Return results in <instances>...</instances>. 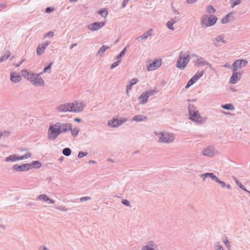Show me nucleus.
Wrapping results in <instances>:
<instances>
[{"instance_id": "59", "label": "nucleus", "mask_w": 250, "mask_h": 250, "mask_svg": "<svg viewBox=\"0 0 250 250\" xmlns=\"http://www.w3.org/2000/svg\"><path fill=\"white\" fill-rule=\"evenodd\" d=\"M22 72V75L25 78L27 77V74H29L30 72H28L26 70H22L21 71Z\"/></svg>"}, {"instance_id": "52", "label": "nucleus", "mask_w": 250, "mask_h": 250, "mask_svg": "<svg viewBox=\"0 0 250 250\" xmlns=\"http://www.w3.org/2000/svg\"><path fill=\"white\" fill-rule=\"evenodd\" d=\"M87 154L86 152H83V151H80L78 153V157L79 158H82L84 156H86Z\"/></svg>"}, {"instance_id": "51", "label": "nucleus", "mask_w": 250, "mask_h": 250, "mask_svg": "<svg viewBox=\"0 0 250 250\" xmlns=\"http://www.w3.org/2000/svg\"><path fill=\"white\" fill-rule=\"evenodd\" d=\"M56 208L61 211H67V208H66L63 206H59L58 207H56Z\"/></svg>"}, {"instance_id": "1", "label": "nucleus", "mask_w": 250, "mask_h": 250, "mask_svg": "<svg viewBox=\"0 0 250 250\" xmlns=\"http://www.w3.org/2000/svg\"><path fill=\"white\" fill-rule=\"evenodd\" d=\"M189 56L187 55L185 52L182 51L180 53L178 57L176 66L180 70H183L189 62Z\"/></svg>"}, {"instance_id": "22", "label": "nucleus", "mask_w": 250, "mask_h": 250, "mask_svg": "<svg viewBox=\"0 0 250 250\" xmlns=\"http://www.w3.org/2000/svg\"><path fill=\"white\" fill-rule=\"evenodd\" d=\"M200 176L203 178L204 180H205V179L208 177H209L210 179H211L212 180L214 181H216V180H217L218 178V177L216 176H215V175L214 173L211 172H207L204 174H202L200 175Z\"/></svg>"}, {"instance_id": "38", "label": "nucleus", "mask_w": 250, "mask_h": 250, "mask_svg": "<svg viewBox=\"0 0 250 250\" xmlns=\"http://www.w3.org/2000/svg\"><path fill=\"white\" fill-rule=\"evenodd\" d=\"M229 14L226 15L221 20V22L222 24H225L229 22Z\"/></svg>"}, {"instance_id": "9", "label": "nucleus", "mask_w": 250, "mask_h": 250, "mask_svg": "<svg viewBox=\"0 0 250 250\" xmlns=\"http://www.w3.org/2000/svg\"><path fill=\"white\" fill-rule=\"evenodd\" d=\"M161 64L162 60L156 59L148 65L147 70L148 71L155 70L159 68L161 65Z\"/></svg>"}, {"instance_id": "25", "label": "nucleus", "mask_w": 250, "mask_h": 250, "mask_svg": "<svg viewBox=\"0 0 250 250\" xmlns=\"http://www.w3.org/2000/svg\"><path fill=\"white\" fill-rule=\"evenodd\" d=\"M196 62H197L196 65L198 67L201 66V65H210V66L211 65V64L208 62L204 61L202 57H200V58L197 59L196 60Z\"/></svg>"}, {"instance_id": "63", "label": "nucleus", "mask_w": 250, "mask_h": 250, "mask_svg": "<svg viewBox=\"0 0 250 250\" xmlns=\"http://www.w3.org/2000/svg\"><path fill=\"white\" fill-rule=\"evenodd\" d=\"M196 1V0H187V2L188 3H193Z\"/></svg>"}, {"instance_id": "15", "label": "nucleus", "mask_w": 250, "mask_h": 250, "mask_svg": "<svg viewBox=\"0 0 250 250\" xmlns=\"http://www.w3.org/2000/svg\"><path fill=\"white\" fill-rule=\"evenodd\" d=\"M50 42L46 41L43 44H39L37 48V54L39 56H41L43 53L44 50L49 45Z\"/></svg>"}, {"instance_id": "30", "label": "nucleus", "mask_w": 250, "mask_h": 250, "mask_svg": "<svg viewBox=\"0 0 250 250\" xmlns=\"http://www.w3.org/2000/svg\"><path fill=\"white\" fill-rule=\"evenodd\" d=\"M10 55H11L10 52L9 51H7L5 54L1 56V57L0 58V62H4L5 61H6V60H7L8 59V58L10 56Z\"/></svg>"}, {"instance_id": "20", "label": "nucleus", "mask_w": 250, "mask_h": 250, "mask_svg": "<svg viewBox=\"0 0 250 250\" xmlns=\"http://www.w3.org/2000/svg\"><path fill=\"white\" fill-rule=\"evenodd\" d=\"M138 82V80L137 78H134L131 80L127 84L126 86V93L127 95H128V91L129 90H131L132 89V86L134 85V84H136L137 82Z\"/></svg>"}, {"instance_id": "24", "label": "nucleus", "mask_w": 250, "mask_h": 250, "mask_svg": "<svg viewBox=\"0 0 250 250\" xmlns=\"http://www.w3.org/2000/svg\"><path fill=\"white\" fill-rule=\"evenodd\" d=\"M148 95H147V93L145 92L142 93L139 96V99L142 100L141 102H140V104H145L148 100Z\"/></svg>"}, {"instance_id": "10", "label": "nucleus", "mask_w": 250, "mask_h": 250, "mask_svg": "<svg viewBox=\"0 0 250 250\" xmlns=\"http://www.w3.org/2000/svg\"><path fill=\"white\" fill-rule=\"evenodd\" d=\"M105 24L104 22H94L91 24H89L87 28L89 30L94 31L98 30L103 27Z\"/></svg>"}, {"instance_id": "8", "label": "nucleus", "mask_w": 250, "mask_h": 250, "mask_svg": "<svg viewBox=\"0 0 250 250\" xmlns=\"http://www.w3.org/2000/svg\"><path fill=\"white\" fill-rule=\"evenodd\" d=\"M189 119L191 121L196 122L199 124L204 123L205 120L203 119L198 111L193 112L191 114H189Z\"/></svg>"}, {"instance_id": "26", "label": "nucleus", "mask_w": 250, "mask_h": 250, "mask_svg": "<svg viewBox=\"0 0 250 250\" xmlns=\"http://www.w3.org/2000/svg\"><path fill=\"white\" fill-rule=\"evenodd\" d=\"M18 161V156L16 154L9 155L5 158L6 162H15Z\"/></svg>"}, {"instance_id": "28", "label": "nucleus", "mask_w": 250, "mask_h": 250, "mask_svg": "<svg viewBox=\"0 0 250 250\" xmlns=\"http://www.w3.org/2000/svg\"><path fill=\"white\" fill-rule=\"evenodd\" d=\"M109 48V47L106 46V45H103L102 47H100L97 53V56H101L102 54H103L106 49Z\"/></svg>"}, {"instance_id": "37", "label": "nucleus", "mask_w": 250, "mask_h": 250, "mask_svg": "<svg viewBox=\"0 0 250 250\" xmlns=\"http://www.w3.org/2000/svg\"><path fill=\"white\" fill-rule=\"evenodd\" d=\"M215 40L217 42H222L224 44H226L227 43V42L224 40L223 37L221 35L217 36L215 38Z\"/></svg>"}, {"instance_id": "40", "label": "nucleus", "mask_w": 250, "mask_h": 250, "mask_svg": "<svg viewBox=\"0 0 250 250\" xmlns=\"http://www.w3.org/2000/svg\"><path fill=\"white\" fill-rule=\"evenodd\" d=\"M35 74L34 73H30L29 74H27L26 79L31 82L33 83L34 78H35Z\"/></svg>"}, {"instance_id": "17", "label": "nucleus", "mask_w": 250, "mask_h": 250, "mask_svg": "<svg viewBox=\"0 0 250 250\" xmlns=\"http://www.w3.org/2000/svg\"><path fill=\"white\" fill-rule=\"evenodd\" d=\"M202 154L204 156L212 157L214 155V149L211 146H208L202 151Z\"/></svg>"}, {"instance_id": "2", "label": "nucleus", "mask_w": 250, "mask_h": 250, "mask_svg": "<svg viewBox=\"0 0 250 250\" xmlns=\"http://www.w3.org/2000/svg\"><path fill=\"white\" fill-rule=\"evenodd\" d=\"M156 135L159 137V142L162 143H170L174 139V136L170 133L167 132H158Z\"/></svg>"}, {"instance_id": "12", "label": "nucleus", "mask_w": 250, "mask_h": 250, "mask_svg": "<svg viewBox=\"0 0 250 250\" xmlns=\"http://www.w3.org/2000/svg\"><path fill=\"white\" fill-rule=\"evenodd\" d=\"M71 103H65L58 106L57 110L60 112H71Z\"/></svg>"}, {"instance_id": "18", "label": "nucleus", "mask_w": 250, "mask_h": 250, "mask_svg": "<svg viewBox=\"0 0 250 250\" xmlns=\"http://www.w3.org/2000/svg\"><path fill=\"white\" fill-rule=\"evenodd\" d=\"M153 29H150L147 31L145 32L143 35L139 36L136 40L140 41L141 40H146L149 36H151L152 35Z\"/></svg>"}, {"instance_id": "50", "label": "nucleus", "mask_w": 250, "mask_h": 250, "mask_svg": "<svg viewBox=\"0 0 250 250\" xmlns=\"http://www.w3.org/2000/svg\"><path fill=\"white\" fill-rule=\"evenodd\" d=\"M122 203L125 206H130V203L128 200L122 199L121 201Z\"/></svg>"}, {"instance_id": "36", "label": "nucleus", "mask_w": 250, "mask_h": 250, "mask_svg": "<svg viewBox=\"0 0 250 250\" xmlns=\"http://www.w3.org/2000/svg\"><path fill=\"white\" fill-rule=\"evenodd\" d=\"M62 153L64 155L69 156L71 155V150L68 147H65L63 149Z\"/></svg>"}, {"instance_id": "41", "label": "nucleus", "mask_w": 250, "mask_h": 250, "mask_svg": "<svg viewBox=\"0 0 250 250\" xmlns=\"http://www.w3.org/2000/svg\"><path fill=\"white\" fill-rule=\"evenodd\" d=\"M241 3V0H231L230 4L232 7H234Z\"/></svg>"}, {"instance_id": "61", "label": "nucleus", "mask_w": 250, "mask_h": 250, "mask_svg": "<svg viewBox=\"0 0 250 250\" xmlns=\"http://www.w3.org/2000/svg\"><path fill=\"white\" fill-rule=\"evenodd\" d=\"M129 0H124L123 1L122 8H124L126 6L127 3H128Z\"/></svg>"}, {"instance_id": "27", "label": "nucleus", "mask_w": 250, "mask_h": 250, "mask_svg": "<svg viewBox=\"0 0 250 250\" xmlns=\"http://www.w3.org/2000/svg\"><path fill=\"white\" fill-rule=\"evenodd\" d=\"M153 246V242L149 241L147 243L146 246L142 247V250H155L152 247Z\"/></svg>"}, {"instance_id": "16", "label": "nucleus", "mask_w": 250, "mask_h": 250, "mask_svg": "<svg viewBox=\"0 0 250 250\" xmlns=\"http://www.w3.org/2000/svg\"><path fill=\"white\" fill-rule=\"evenodd\" d=\"M40 74H35V78L33 82V84L35 85L43 86L44 82L42 79L40 77Z\"/></svg>"}, {"instance_id": "43", "label": "nucleus", "mask_w": 250, "mask_h": 250, "mask_svg": "<svg viewBox=\"0 0 250 250\" xmlns=\"http://www.w3.org/2000/svg\"><path fill=\"white\" fill-rule=\"evenodd\" d=\"M54 36V33L53 31H50L45 34L43 37V39H45L47 37L52 38Z\"/></svg>"}, {"instance_id": "7", "label": "nucleus", "mask_w": 250, "mask_h": 250, "mask_svg": "<svg viewBox=\"0 0 250 250\" xmlns=\"http://www.w3.org/2000/svg\"><path fill=\"white\" fill-rule=\"evenodd\" d=\"M248 62L246 60H237L235 61L233 64V71H236L237 70L246 66Z\"/></svg>"}, {"instance_id": "56", "label": "nucleus", "mask_w": 250, "mask_h": 250, "mask_svg": "<svg viewBox=\"0 0 250 250\" xmlns=\"http://www.w3.org/2000/svg\"><path fill=\"white\" fill-rule=\"evenodd\" d=\"M194 84V83H193V82L191 81V79H190L188 83H187L186 85V88H188V87H189L190 86L192 85L193 84Z\"/></svg>"}, {"instance_id": "11", "label": "nucleus", "mask_w": 250, "mask_h": 250, "mask_svg": "<svg viewBox=\"0 0 250 250\" xmlns=\"http://www.w3.org/2000/svg\"><path fill=\"white\" fill-rule=\"evenodd\" d=\"M242 73L236 71H233L232 74L229 79V83L235 84L241 78Z\"/></svg>"}, {"instance_id": "13", "label": "nucleus", "mask_w": 250, "mask_h": 250, "mask_svg": "<svg viewBox=\"0 0 250 250\" xmlns=\"http://www.w3.org/2000/svg\"><path fill=\"white\" fill-rule=\"evenodd\" d=\"M12 169L18 172H23L29 170L28 163L24 164L21 165H18L17 164L14 165L12 167Z\"/></svg>"}, {"instance_id": "44", "label": "nucleus", "mask_w": 250, "mask_h": 250, "mask_svg": "<svg viewBox=\"0 0 250 250\" xmlns=\"http://www.w3.org/2000/svg\"><path fill=\"white\" fill-rule=\"evenodd\" d=\"M173 24L174 23L169 21L167 23L166 25L169 29L171 30H174V28L173 26Z\"/></svg>"}, {"instance_id": "6", "label": "nucleus", "mask_w": 250, "mask_h": 250, "mask_svg": "<svg viewBox=\"0 0 250 250\" xmlns=\"http://www.w3.org/2000/svg\"><path fill=\"white\" fill-rule=\"evenodd\" d=\"M55 126L58 127L61 133L66 132L72 129V124L70 123H63L60 122L56 123Z\"/></svg>"}, {"instance_id": "64", "label": "nucleus", "mask_w": 250, "mask_h": 250, "mask_svg": "<svg viewBox=\"0 0 250 250\" xmlns=\"http://www.w3.org/2000/svg\"><path fill=\"white\" fill-rule=\"evenodd\" d=\"M18 161L19 160H22L24 159H26L24 155L21 156H18Z\"/></svg>"}, {"instance_id": "62", "label": "nucleus", "mask_w": 250, "mask_h": 250, "mask_svg": "<svg viewBox=\"0 0 250 250\" xmlns=\"http://www.w3.org/2000/svg\"><path fill=\"white\" fill-rule=\"evenodd\" d=\"M24 155L25 159H26L31 156V154L30 153H27L25 154Z\"/></svg>"}, {"instance_id": "49", "label": "nucleus", "mask_w": 250, "mask_h": 250, "mask_svg": "<svg viewBox=\"0 0 250 250\" xmlns=\"http://www.w3.org/2000/svg\"><path fill=\"white\" fill-rule=\"evenodd\" d=\"M120 62L118 60H117L116 62H113L110 66V69H112L116 67H117L120 63Z\"/></svg>"}, {"instance_id": "5", "label": "nucleus", "mask_w": 250, "mask_h": 250, "mask_svg": "<svg viewBox=\"0 0 250 250\" xmlns=\"http://www.w3.org/2000/svg\"><path fill=\"white\" fill-rule=\"evenodd\" d=\"M126 121L127 119L125 118L119 119H113L108 121V125L111 127H117Z\"/></svg>"}, {"instance_id": "57", "label": "nucleus", "mask_w": 250, "mask_h": 250, "mask_svg": "<svg viewBox=\"0 0 250 250\" xmlns=\"http://www.w3.org/2000/svg\"><path fill=\"white\" fill-rule=\"evenodd\" d=\"M215 247H216L215 250H224L222 246L219 245L218 243H217Z\"/></svg>"}, {"instance_id": "29", "label": "nucleus", "mask_w": 250, "mask_h": 250, "mask_svg": "<svg viewBox=\"0 0 250 250\" xmlns=\"http://www.w3.org/2000/svg\"><path fill=\"white\" fill-rule=\"evenodd\" d=\"M221 107L226 110H233L234 109V106L232 104H222Z\"/></svg>"}, {"instance_id": "47", "label": "nucleus", "mask_w": 250, "mask_h": 250, "mask_svg": "<svg viewBox=\"0 0 250 250\" xmlns=\"http://www.w3.org/2000/svg\"><path fill=\"white\" fill-rule=\"evenodd\" d=\"M215 182L219 184L221 187L223 188L226 187V183L224 181H221L218 178H217V180H216Z\"/></svg>"}, {"instance_id": "54", "label": "nucleus", "mask_w": 250, "mask_h": 250, "mask_svg": "<svg viewBox=\"0 0 250 250\" xmlns=\"http://www.w3.org/2000/svg\"><path fill=\"white\" fill-rule=\"evenodd\" d=\"M145 93H146L147 95H148L149 97V96H151L155 94L156 93V91L155 90H152L147 92H145Z\"/></svg>"}, {"instance_id": "32", "label": "nucleus", "mask_w": 250, "mask_h": 250, "mask_svg": "<svg viewBox=\"0 0 250 250\" xmlns=\"http://www.w3.org/2000/svg\"><path fill=\"white\" fill-rule=\"evenodd\" d=\"M234 180L235 183L237 184V186L242 190L249 192L250 193V192L246 189L245 187L242 185V184L239 182L236 178H234Z\"/></svg>"}, {"instance_id": "4", "label": "nucleus", "mask_w": 250, "mask_h": 250, "mask_svg": "<svg viewBox=\"0 0 250 250\" xmlns=\"http://www.w3.org/2000/svg\"><path fill=\"white\" fill-rule=\"evenodd\" d=\"M56 124L49 126L48 131V138L50 140H55L61 134L58 127L55 126Z\"/></svg>"}, {"instance_id": "19", "label": "nucleus", "mask_w": 250, "mask_h": 250, "mask_svg": "<svg viewBox=\"0 0 250 250\" xmlns=\"http://www.w3.org/2000/svg\"><path fill=\"white\" fill-rule=\"evenodd\" d=\"M21 77L19 74H17L16 72H12L10 74V80L14 83H17L21 81Z\"/></svg>"}, {"instance_id": "42", "label": "nucleus", "mask_w": 250, "mask_h": 250, "mask_svg": "<svg viewBox=\"0 0 250 250\" xmlns=\"http://www.w3.org/2000/svg\"><path fill=\"white\" fill-rule=\"evenodd\" d=\"M38 199L42 200L45 201H48V197L45 194H41L38 197Z\"/></svg>"}, {"instance_id": "39", "label": "nucleus", "mask_w": 250, "mask_h": 250, "mask_svg": "<svg viewBox=\"0 0 250 250\" xmlns=\"http://www.w3.org/2000/svg\"><path fill=\"white\" fill-rule=\"evenodd\" d=\"M99 13L101 15L102 17L105 18L108 14V11H106L105 9H100L99 11Z\"/></svg>"}, {"instance_id": "21", "label": "nucleus", "mask_w": 250, "mask_h": 250, "mask_svg": "<svg viewBox=\"0 0 250 250\" xmlns=\"http://www.w3.org/2000/svg\"><path fill=\"white\" fill-rule=\"evenodd\" d=\"M29 169H32L33 168H40L42 165L39 161H34L31 163H28Z\"/></svg>"}, {"instance_id": "53", "label": "nucleus", "mask_w": 250, "mask_h": 250, "mask_svg": "<svg viewBox=\"0 0 250 250\" xmlns=\"http://www.w3.org/2000/svg\"><path fill=\"white\" fill-rule=\"evenodd\" d=\"M91 199V198L90 197H88V196H84V197H82L80 198V201L81 202H84V201H87L88 200H90Z\"/></svg>"}, {"instance_id": "33", "label": "nucleus", "mask_w": 250, "mask_h": 250, "mask_svg": "<svg viewBox=\"0 0 250 250\" xmlns=\"http://www.w3.org/2000/svg\"><path fill=\"white\" fill-rule=\"evenodd\" d=\"M70 131H71L72 136H73L74 137H76L78 135V133L79 132V129L77 127H74V128H73L72 126V129L70 130Z\"/></svg>"}, {"instance_id": "35", "label": "nucleus", "mask_w": 250, "mask_h": 250, "mask_svg": "<svg viewBox=\"0 0 250 250\" xmlns=\"http://www.w3.org/2000/svg\"><path fill=\"white\" fill-rule=\"evenodd\" d=\"M197 110L196 109V107L192 104H189L188 105V111L189 115L193 113V112L197 111Z\"/></svg>"}, {"instance_id": "55", "label": "nucleus", "mask_w": 250, "mask_h": 250, "mask_svg": "<svg viewBox=\"0 0 250 250\" xmlns=\"http://www.w3.org/2000/svg\"><path fill=\"white\" fill-rule=\"evenodd\" d=\"M204 74V71H198L195 75H197L198 79H199L201 77L203 76Z\"/></svg>"}, {"instance_id": "58", "label": "nucleus", "mask_w": 250, "mask_h": 250, "mask_svg": "<svg viewBox=\"0 0 250 250\" xmlns=\"http://www.w3.org/2000/svg\"><path fill=\"white\" fill-rule=\"evenodd\" d=\"M53 10H54V8H53L51 7H48L45 8V12L46 13H49L51 12Z\"/></svg>"}, {"instance_id": "60", "label": "nucleus", "mask_w": 250, "mask_h": 250, "mask_svg": "<svg viewBox=\"0 0 250 250\" xmlns=\"http://www.w3.org/2000/svg\"><path fill=\"white\" fill-rule=\"evenodd\" d=\"M6 7V4L5 2L0 3V10L4 9Z\"/></svg>"}, {"instance_id": "14", "label": "nucleus", "mask_w": 250, "mask_h": 250, "mask_svg": "<svg viewBox=\"0 0 250 250\" xmlns=\"http://www.w3.org/2000/svg\"><path fill=\"white\" fill-rule=\"evenodd\" d=\"M83 109V106L82 105V103H71V112H80Z\"/></svg>"}, {"instance_id": "3", "label": "nucleus", "mask_w": 250, "mask_h": 250, "mask_svg": "<svg viewBox=\"0 0 250 250\" xmlns=\"http://www.w3.org/2000/svg\"><path fill=\"white\" fill-rule=\"evenodd\" d=\"M217 21V18L215 16L208 15L203 16L201 19V24L202 26L209 27L215 24Z\"/></svg>"}, {"instance_id": "23", "label": "nucleus", "mask_w": 250, "mask_h": 250, "mask_svg": "<svg viewBox=\"0 0 250 250\" xmlns=\"http://www.w3.org/2000/svg\"><path fill=\"white\" fill-rule=\"evenodd\" d=\"M147 119L146 116L143 115H137L133 117L131 119L132 121H136L137 122H140L146 120Z\"/></svg>"}, {"instance_id": "34", "label": "nucleus", "mask_w": 250, "mask_h": 250, "mask_svg": "<svg viewBox=\"0 0 250 250\" xmlns=\"http://www.w3.org/2000/svg\"><path fill=\"white\" fill-rule=\"evenodd\" d=\"M52 64H53V62H50L47 66H46L44 68L43 72H42V73H40V74H42V73H45V72H48L49 73H50L51 72L50 69H51V66H52Z\"/></svg>"}, {"instance_id": "31", "label": "nucleus", "mask_w": 250, "mask_h": 250, "mask_svg": "<svg viewBox=\"0 0 250 250\" xmlns=\"http://www.w3.org/2000/svg\"><path fill=\"white\" fill-rule=\"evenodd\" d=\"M127 46L125 47L122 51L119 53V54L116 57L117 60L121 62V58L125 55V51L126 50Z\"/></svg>"}, {"instance_id": "48", "label": "nucleus", "mask_w": 250, "mask_h": 250, "mask_svg": "<svg viewBox=\"0 0 250 250\" xmlns=\"http://www.w3.org/2000/svg\"><path fill=\"white\" fill-rule=\"evenodd\" d=\"M224 243L226 246V247L229 249V248L230 247V243L229 242V241L228 240L227 237H226V238L224 240Z\"/></svg>"}, {"instance_id": "46", "label": "nucleus", "mask_w": 250, "mask_h": 250, "mask_svg": "<svg viewBox=\"0 0 250 250\" xmlns=\"http://www.w3.org/2000/svg\"><path fill=\"white\" fill-rule=\"evenodd\" d=\"M181 18L180 16H176L170 20V21L174 24L179 21Z\"/></svg>"}, {"instance_id": "45", "label": "nucleus", "mask_w": 250, "mask_h": 250, "mask_svg": "<svg viewBox=\"0 0 250 250\" xmlns=\"http://www.w3.org/2000/svg\"><path fill=\"white\" fill-rule=\"evenodd\" d=\"M207 11L209 13L212 14L215 12V9L212 5H209L207 7Z\"/></svg>"}]
</instances>
